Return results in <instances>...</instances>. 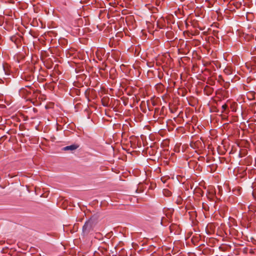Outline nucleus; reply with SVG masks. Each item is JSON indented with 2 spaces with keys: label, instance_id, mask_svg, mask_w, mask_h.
<instances>
[{
  "label": "nucleus",
  "instance_id": "f257e3e1",
  "mask_svg": "<svg viewBox=\"0 0 256 256\" xmlns=\"http://www.w3.org/2000/svg\"><path fill=\"white\" fill-rule=\"evenodd\" d=\"M93 222L91 220L86 221L82 227V234L87 235L92 230Z\"/></svg>",
  "mask_w": 256,
  "mask_h": 256
},
{
  "label": "nucleus",
  "instance_id": "f03ea898",
  "mask_svg": "<svg viewBox=\"0 0 256 256\" xmlns=\"http://www.w3.org/2000/svg\"><path fill=\"white\" fill-rule=\"evenodd\" d=\"M79 147L78 144H74L70 146H66L63 148L64 150H74Z\"/></svg>",
  "mask_w": 256,
  "mask_h": 256
},
{
  "label": "nucleus",
  "instance_id": "7ed1b4c3",
  "mask_svg": "<svg viewBox=\"0 0 256 256\" xmlns=\"http://www.w3.org/2000/svg\"><path fill=\"white\" fill-rule=\"evenodd\" d=\"M255 95L256 92L254 91L248 92L246 94V96L250 100H252L255 99Z\"/></svg>",
  "mask_w": 256,
  "mask_h": 256
},
{
  "label": "nucleus",
  "instance_id": "20e7f679",
  "mask_svg": "<svg viewBox=\"0 0 256 256\" xmlns=\"http://www.w3.org/2000/svg\"><path fill=\"white\" fill-rule=\"evenodd\" d=\"M204 90L208 95L210 94L213 92V88L208 86H206Z\"/></svg>",
  "mask_w": 256,
  "mask_h": 256
},
{
  "label": "nucleus",
  "instance_id": "39448f33",
  "mask_svg": "<svg viewBox=\"0 0 256 256\" xmlns=\"http://www.w3.org/2000/svg\"><path fill=\"white\" fill-rule=\"evenodd\" d=\"M109 98L108 97H104L102 99V105L104 106H108V102Z\"/></svg>",
  "mask_w": 256,
  "mask_h": 256
},
{
  "label": "nucleus",
  "instance_id": "423d86ee",
  "mask_svg": "<svg viewBox=\"0 0 256 256\" xmlns=\"http://www.w3.org/2000/svg\"><path fill=\"white\" fill-rule=\"evenodd\" d=\"M248 209L249 211L254 212H256V206L250 205L248 206Z\"/></svg>",
  "mask_w": 256,
  "mask_h": 256
},
{
  "label": "nucleus",
  "instance_id": "0eeeda50",
  "mask_svg": "<svg viewBox=\"0 0 256 256\" xmlns=\"http://www.w3.org/2000/svg\"><path fill=\"white\" fill-rule=\"evenodd\" d=\"M215 194L212 192H208V198L210 199V200H212L214 197Z\"/></svg>",
  "mask_w": 256,
  "mask_h": 256
},
{
  "label": "nucleus",
  "instance_id": "6e6552de",
  "mask_svg": "<svg viewBox=\"0 0 256 256\" xmlns=\"http://www.w3.org/2000/svg\"><path fill=\"white\" fill-rule=\"evenodd\" d=\"M222 112H224L226 110V108H228V106L227 104H224V105L222 106Z\"/></svg>",
  "mask_w": 256,
  "mask_h": 256
},
{
  "label": "nucleus",
  "instance_id": "1a4fd4ad",
  "mask_svg": "<svg viewBox=\"0 0 256 256\" xmlns=\"http://www.w3.org/2000/svg\"><path fill=\"white\" fill-rule=\"evenodd\" d=\"M164 194L165 195H166L167 196H170L171 194L170 192L166 190H164Z\"/></svg>",
  "mask_w": 256,
  "mask_h": 256
}]
</instances>
